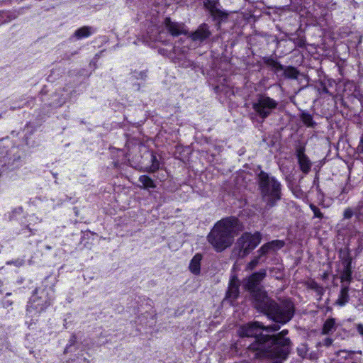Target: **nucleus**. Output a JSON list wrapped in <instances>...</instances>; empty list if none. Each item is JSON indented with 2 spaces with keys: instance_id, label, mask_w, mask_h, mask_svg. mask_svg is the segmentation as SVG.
Instances as JSON below:
<instances>
[{
  "instance_id": "473e14b6",
  "label": "nucleus",
  "mask_w": 363,
  "mask_h": 363,
  "mask_svg": "<svg viewBox=\"0 0 363 363\" xmlns=\"http://www.w3.org/2000/svg\"><path fill=\"white\" fill-rule=\"evenodd\" d=\"M353 215V211L350 208H347L344 211V218L346 219H350L352 218Z\"/></svg>"
},
{
  "instance_id": "9d476101",
  "label": "nucleus",
  "mask_w": 363,
  "mask_h": 363,
  "mask_svg": "<svg viewBox=\"0 0 363 363\" xmlns=\"http://www.w3.org/2000/svg\"><path fill=\"white\" fill-rule=\"evenodd\" d=\"M164 24L168 32L173 36H178L186 32L183 23L172 21L169 17L165 18Z\"/></svg>"
},
{
  "instance_id": "f704fd0d",
  "label": "nucleus",
  "mask_w": 363,
  "mask_h": 363,
  "mask_svg": "<svg viewBox=\"0 0 363 363\" xmlns=\"http://www.w3.org/2000/svg\"><path fill=\"white\" fill-rule=\"evenodd\" d=\"M357 213L363 216V203H359L357 207Z\"/></svg>"
},
{
  "instance_id": "7c9ffc66",
  "label": "nucleus",
  "mask_w": 363,
  "mask_h": 363,
  "mask_svg": "<svg viewBox=\"0 0 363 363\" xmlns=\"http://www.w3.org/2000/svg\"><path fill=\"white\" fill-rule=\"evenodd\" d=\"M296 152L297 158H300V157L306 156L304 153L305 152V147L303 145H298L296 147Z\"/></svg>"
},
{
  "instance_id": "58836bf2",
  "label": "nucleus",
  "mask_w": 363,
  "mask_h": 363,
  "mask_svg": "<svg viewBox=\"0 0 363 363\" xmlns=\"http://www.w3.org/2000/svg\"><path fill=\"white\" fill-rule=\"evenodd\" d=\"M46 249H47V250H50V249H51V247H50V246H49V245H48V246H46Z\"/></svg>"
},
{
  "instance_id": "6e6552de",
  "label": "nucleus",
  "mask_w": 363,
  "mask_h": 363,
  "mask_svg": "<svg viewBox=\"0 0 363 363\" xmlns=\"http://www.w3.org/2000/svg\"><path fill=\"white\" fill-rule=\"evenodd\" d=\"M266 276L267 271L266 269H262L257 272L253 273L246 279L245 286L248 291L251 292L253 297V303L255 301V294L259 291L265 292L264 291L257 288L260 284L262 281L266 277Z\"/></svg>"
},
{
  "instance_id": "5701e85b",
  "label": "nucleus",
  "mask_w": 363,
  "mask_h": 363,
  "mask_svg": "<svg viewBox=\"0 0 363 363\" xmlns=\"http://www.w3.org/2000/svg\"><path fill=\"white\" fill-rule=\"evenodd\" d=\"M307 286L308 288L314 290L320 296H321L324 293V289L314 280L308 281L307 282Z\"/></svg>"
},
{
  "instance_id": "bb28decb",
  "label": "nucleus",
  "mask_w": 363,
  "mask_h": 363,
  "mask_svg": "<svg viewBox=\"0 0 363 363\" xmlns=\"http://www.w3.org/2000/svg\"><path fill=\"white\" fill-rule=\"evenodd\" d=\"M260 256L255 257L252 260H251L246 266L247 271H252L259 264Z\"/></svg>"
},
{
  "instance_id": "2eb2a0df",
  "label": "nucleus",
  "mask_w": 363,
  "mask_h": 363,
  "mask_svg": "<svg viewBox=\"0 0 363 363\" xmlns=\"http://www.w3.org/2000/svg\"><path fill=\"white\" fill-rule=\"evenodd\" d=\"M349 286L347 285L342 284L339 296L335 301V304L339 306H345L350 299L349 297Z\"/></svg>"
},
{
  "instance_id": "dca6fc26",
  "label": "nucleus",
  "mask_w": 363,
  "mask_h": 363,
  "mask_svg": "<svg viewBox=\"0 0 363 363\" xmlns=\"http://www.w3.org/2000/svg\"><path fill=\"white\" fill-rule=\"evenodd\" d=\"M337 325L334 318H328L323 323L321 329V334L328 335L336 330Z\"/></svg>"
},
{
  "instance_id": "f257e3e1",
  "label": "nucleus",
  "mask_w": 363,
  "mask_h": 363,
  "mask_svg": "<svg viewBox=\"0 0 363 363\" xmlns=\"http://www.w3.org/2000/svg\"><path fill=\"white\" fill-rule=\"evenodd\" d=\"M287 330H283L276 335H262L255 343H251L247 347L248 356L252 358H281L285 359L290 352L291 340L285 336Z\"/></svg>"
},
{
  "instance_id": "4be33fe9",
  "label": "nucleus",
  "mask_w": 363,
  "mask_h": 363,
  "mask_svg": "<svg viewBox=\"0 0 363 363\" xmlns=\"http://www.w3.org/2000/svg\"><path fill=\"white\" fill-rule=\"evenodd\" d=\"M284 75L286 78L290 79H296L299 74V72L297 70L296 68L294 67H284Z\"/></svg>"
},
{
  "instance_id": "f03ea898",
  "label": "nucleus",
  "mask_w": 363,
  "mask_h": 363,
  "mask_svg": "<svg viewBox=\"0 0 363 363\" xmlns=\"http://www.w3.org/2000/svg\"><path fill=\"white\" fill-rule=\"evenodd\" d=\"M243 230L244 225L237 217H226L216 222L207 240L216 252H220L231 246L235 237Z\"/></svg>"
},
{
  "instance_id": "f3484780",
  "label": "nucleus",
  "mask_w": 363,
  "mask_h": 363,
  "mask_svg": "<svg viewBox=\"0 0 363 363\" xmlns=\"http://www.w3.org/2000/svg\"><path fill=\"white\" fill-rule=\"evenodd\" d=\"M202 259V256L201 254H196L194 256L191 262L189 264V269L190 271L197 275L200 273L201 270V261Z\"/></svg>"
},
{
  "instance_id": "393cba45",
  "label": "nucleus",
  "mask_w": 363,
  "mask_h": 363,
  "mask_svg": "<svg viewBox=\"0 0 363 363\" xmlns=\"http://www.w3.org/2000/svg\"><path fill=\"white\" fill-rule=\"evenodd\" d=\"M297 352L301 358L312 359L311 354L308 357V347L306 345H301L297 348Z\"/></svg>"
},
{
  "instance_id": "e433bc0d",
  "label": "nucleus",
  "mask_w": 363,
  "mask_h": 363,
  "mask_svg": "<svg viewBox=\"0 0 363 363\" xmlns=\"http://www.w3.org/2000/svg\"><path fill=\"white\" fill-rule=\"evenodd\" d=\"M357 150L360 152H363V137H362L359 144L357 147Z\"/></svg>"
},
{
  "instance_id": "f8f14e48",
  "label": "nucleus",
  "mask_w": 363,
  "mask_h": 363,
  "mask_svg": "<svg viewBox=\"0 0 363 363\" xmlns=\"http://www.w3.org/2000/svg\"><path fill=\"white\" fill-rule=\"evenodd\" d=\"M49 305V302L48 298H44L43 300H38V297L33 296L28 305L27 311L31 313L33 310L35 311L37 313H40L43 311Z\"/></svg>"
},
{
  "instance_id": "c9c22d12",
  "label": "nucleus",
  "mask_w": 363,
  "mask_h": 363,
  "mask_svg": "<svg viewBox=\"0 0 363 363\" xmlns=\"http://www.w3.org/2000/svg\"><path fill=\"white\" fill-rule=\"evenodd\" d=\"M357 330L359 335L363 336V324L359 323L357 325Z\"/></svg>"
},
{
  "instance_id": "2f4dec72",
  "label": "nucleus",
  "mask_w": 363,
  "mask_h": 363,
  "mask_svg": "<svg viewBox=\"0 0 363 363\" xmlns=\"http://www.w3.org/2000/svg\"><path fill=\"white\" fill-rule=\"evenodd\" d=\"M333 340L330 337H325L318 343V345L322 347H330L333 344Z\"/></svg>"
},
{
  "instance_id": "c756f323",
  "label": "nucleus",
  "mask_w": 363,
  "mask_h": 363,
  "mask_svg": "<svg viewBox=\"0 0 363 363\" xmlns=\"http://www.w3.org/2000/svg\"><path fill=\"white\" fill-rule=\"evenodd\" d=\"M269 243L272 248L271 250H277V249H280L282 247H284V242L281 240H273L272 242H269Z\"/></svg>"
},
{
  "instance_id": "c85d7f7f",
  "label": "nucleus",
  "mask_w": 363,
  "mask_h": 363,
  "mask_svg": "<svg viewBox=\"0 0 363 363\" xmlns=\"http://www.w3.org/2000/svg\"><path fill=\"white\" fill-rule=\"evenodd\" d=\"M271 247L269 245V243L267 242L264 245H263L259 249V250L257 251V252L259 254L258 256H260V257L264 255H266L267 253H268V252L269 250H271Z\"/></svg>"
},
{
  "instance_id": "6ab92c4d",
  "label": "nucleus",
  "mask_w": 363,
  "mask_h": 363,
  "mask_svg": "<svg viewBox=\"0 0 363 363\" xmlns=\"http://www.w3.org/2000/svg\"><path fill=\"white\" fill-rule=\"evenodd\" d=\"M302 122L307 127L313 128L316 125V123L313 121L312 115L309 113L303 111L300 116Z\"/></svg>"
},
{
  "instance_id": "aec40b11",
  "label": "nucleus",
  "mask_w": 363,
  "mask_h": 363,
  "mask_svg": "<svg viewBox=\"0 0 363 363\" xmlns=\"http://www.w3.org/2000/svg\"><path fill=\"white\" fill-rule=\"evenodd\" d=\"M298 164L301 171L304 173H308L311 167V163L307 156L298 158Z\"/></svg>"
},
{
  "instance_id": "7ed1b4c3",
  "label": "nucleus",
  "mask_w": 363,
  "mask_h": 363,
  "mask_svg": "<svg viewBox=\"0 0 363 363\" xmlns=\"http://www.w3.org/2000/svg\"><path fill=\"white\" fill-rule=\"evenodd\" d=\"M254 307L265 314L276 324L284 325L294 316V305L289 299H283L279 303L269 297L266 292L259 291L255 295Z\"/></svg>"
},
{
  "instance_id": "39448f33",
  "label": "nucleus",
  "mask_w": 363,
  "mask_h": 363,
  "mask_svg": "<svg viewBox=\"0 0 363 363\" xmlns=\"http://www.w3.org/2000/svg\"><path fill=\"white\" fill-rule=\"evenodd\" d=\"M279 329L280 325L279 324H273L272 325L265 327L262 323L255 321L242 325L238 329V333L239 335L242 337H255V340L252 343H255L258 340V339H259L260 337L263 335L261 333L262 330H264L267 332H274L277 331Z\"/></svg>"
},
{
  "instance_id": "a211bd4d",
  "label": "nucleus",
  "mask_w": 363,
  "mask_h": 363,
  "mask_svg": "<svg viewBox=\"0 0 363 363\" xmlns=\"http://www.w3.org/2000/svg\"><path fill=\"white\" fill-rule=\"evenodd\" d=\"M138 181L141 183L140 188L149 189L156 188L155 182L147 175H141Z\"/></svg>"
},
{
  "instance_id": "4c0bfd02",
  "label": "nucleus",
  "mask_w": 363,
  "mask_h": 363,
  "mask_svg": "<svg viewBox=\"0 0 363 363\" xmlns=\"http://www.w3.org/2000/svg\"><path fill=\"white\" fill-rule=\"evenodd\" d=\"M322 91L323 93H325V94H328L329 93V91H328V88L325 85H323Z\"/></svg>"
},
{
  "instance_id": "9b49d317",
  "label": "nucleus",
  "mask_w": 363,
  "mask_h": 363,
  "mask_svg": "<svg viewBox=\"0 0 363 363\" xmlns=\"http://www.w3.org/2000/svg\"><path fill=\"white\" fill-rule=\"evenodd\" d=\"M344 266L342 271L340 273V280L342 284L349 285L352 281V262L351 258L347 257L343 262Z\"/></svg>"
},
{
  "instance_id": "0eeeda50",
  "label": "nucleus",
  "mask_w": 363,
  "mask_h": 363,
  "mask_svg": "<svg viewBox=\"0 0 363 363\" xmlns=\"http://www.w3.org/2000/svg\"><path fill=\"white\" fill-rule=\"evenodd\" d=\"M261 234L256 232L254 234L244 233L237 240L236 247L238 249V256L244 257L252 251L260 242Z\"/></svg>"
},
{
  "instance_id": "20e7f679",
  "label": "nucleus",
  "mask_w": 363,
  "mask_h": 363,
  "mask_svg": "<svg viewBox=\"0 0 363 363\" xmlns=\"http://www.w3.org/2000/svg\"><path fill=\"white\" fill-rule=\"evenodd\" d=\"M257 184L262 199L265 203L264 209L269 210L275 206L281 198V184L264 171L258 174Z\"/></svg>"
},
{
  "instance_id": "1a4fd4ad",
  "label": "nucleus",
  "mask_w": 363,
  "mask_h": 363,
  "mask_svg": "<svg viewBox=\"0 0 363 363\" xmlns=\"http://www.w3.org/2000/svg\"><path fill=\"white\" fill-rule=\"evenodd\" d=\"M219 5L218 0H203V6L208 10L213 18L220 21L228 18L229 14L227 11L220 9Z\"/></svg>"
},
{
  "instance_id": "b1692460",
  "label": "nucleus",
  "mask_w": 363,
  "mask_h": 363,
  "mask_svg": "<svg viewBox=\"0 0 363 363\" xmlns=\"http://www.w3.org/2000/svg\"><path fill=\"white\" fill-rule=\"evenodd\" d=\"M90 29H91V28H90V27H88V26H84V27L80 28L77 29V30L75 31V33H74V35H75L78 39H80V38H82L88 37V36H89V35H90V34H91Z\"/></svg>"
},
{
  "instance_id": "cd10ccee",
  "label": "nucleus",
  "mask_w": 363,
  "mask_h": 363,
  "mask_svg": "<svg viewBox=\"0 0 363 363\" xmlns=\"http://www.w3.org/2000/svg\"><path fill=\"white\" fill-rule=\"evenodd\" d=\"M310 208L312 210V211L313 212V214H314V217L315 218H318L320 219L323 218V213L320 211V210L316 206H315L314 204L313 203H311L310 204Z\"/></svg>"
},
{
  "instance_id": "4468645a",
  "label": "nucleus",
  "mask_w": 363,
  "mask_h": 363,
  "mask_svg": "<svg viewBox=\"0 0 363 363\" xmlns=\"http://www.w3.org/2000/svg\"><path fill=\"white\" fill-rule=\"evenodd\" d=\"M240 281L235 277L231 278L226 296L233 300L237 298L239 295Z\"/></svg>"
},
{
  "instance_id": "412c9836",
  "label": "nucleus",
  "mask_w": 363,
  "mask_h": 363,
  "mask_svg": "<svg viewBox=\"0 0 363 363\" xmlns=\"http://www.w3.org/2000/svg\"><path fill=\"white\" fill-rule=\"evenodd\" d=\"M264 62L267 65L274 68L277 72L284 69V66L272 57L264 58Z\"/></svg>"
},
{
  "instance_id": "a878e982",
  "label": "nucleus",
  "mask_w": 363,
  "mask_h": 363,
  "mask_svg": "<svg viewBox=\"0 0 363 363\" xmlns=\"http://www.w3.org/2000/svg\"><path fill=\"white\" fill-rule=\"evenodd\" d=\"M160 168V163L155 155H152V164L147 169L148 172L154 173Z\"/></svg>"
},
{
  "instance_id": "72a5a7b5",
  "label": "nucleus",
  "mask_w": 363,
  "mask_h": 363,
  "mask_svg": "<svg viewBox=\"0 0 363 363\" xmlns=\"http://www.w3.org/2000/svg\"><path fill=\"white\" fill-rule=\"evenodd\" d=\"M12 301L6 298H4L2 301V304L4 308L10 307L12 305Z\"/></svg>"
},
{
  "instance_id": "ea45409f",
  "label": "nucleus",
  "mask_w": 363,
  "mask_h": 363,
  "mask_svg": "<svg viewBox=\"0 0 363 363\" xmlns=\"http://www.w3.org/2000/svg\"><path fill=\"white\" fill-rule=\"evenodd\" d=\"M1 284H2V283H1V281H0V286H1Z\"/></svg>"
},
{
  "instance_id": "423d86ee",
  "label": "nucleus",
  "mask_w": 363,
  "mask_h": 363,
  "mask_svg": "<svg viewBox=\"0 0 363 363\" xmlns=\"http://www.w3.org/2000/svg\"><path fill=\"white\" fill-rule=\"evenodd\" d=\"M278 102L266 94H258L252 103V108L256 114L264 120L277 108Z\"/></svg>"
},
{
  "instance_id": "ddd939ff",
  "label": "nucleus",
  "mask_w": 363,
  "mask_h": 363,
  "mask_svg": "<svg viewBox=\"0 0 363 363\" xmlns=\"http://www.w3.org/2000/svg\"><path fill=\"white\" fill-rule=\"evenodd\" d=\"M211 35L208 26L206 23L201 24L198 29L191 35V38L194 41H203Z\"/></svg>"
}]
</instances>
